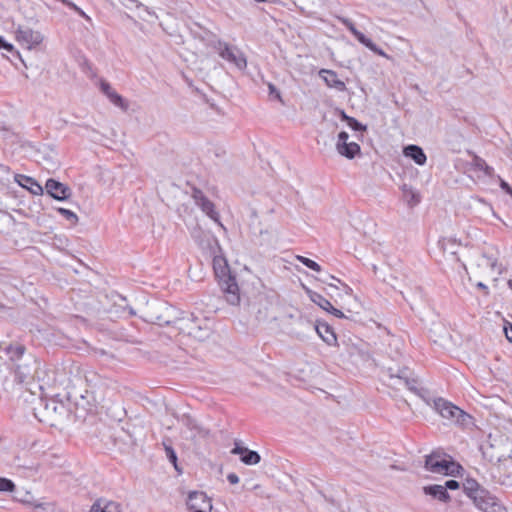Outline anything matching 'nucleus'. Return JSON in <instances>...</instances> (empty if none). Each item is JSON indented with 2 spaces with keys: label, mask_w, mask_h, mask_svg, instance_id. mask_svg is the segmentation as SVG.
Instances as JSON below:
<instances>
[{
  "label": "nucleus",
  "mask_w": 512,
  "mask_h": 512,
  "mask_svg": "<svg viewBox=\"0 0 512 512\" xmlns=\"http://www.w3.org/2000/svg\"><path fill=\"white\" fill-rule=\"evenodd\" d=\"M34 416L40 422H47L54 425V421L61 420L68 416L69 410L66 405L55 398L52 399H39L38 406L33 407Z\"/></svg>",
  "instance_id": "obj_5"
},
{
  "label": "nucleus",
  "mask_w": 512,
  "mask_h": 512,
  "mask_svg": "<svg viewBox=\"0 0 512 512\" xmlns=\"http://www.w3.org/2000/svg\"><path fill=\"white\" fill-rule=\"evenodd\" d=\"M269 94L273 95L277 99L281 100L280 92L273 84H269Z\"/></svg>",
  "instance_id": "obj_49"
},
{
  "label": "nucleus",
  "mask_w": 512,
  "mask_h": 512,
  "mask_svg": "<svg viewBox=\"0 0 512 512\" xmlns=\"http://www.w3.org/2000/svg\"><path fill=\"white\" fill-rule=\"evenodd\" d=\"M319 76L323 79L328 87L334 88L340 92L346 90L345 83L338 78V75L335 71L329 69H321L319 71Z\"/></svg>",
  "instance_id": "obj_17"
},
{
  "label": "nucleus",
  "mask_w": 512,
  "mask_h": 512,
  "mask_svg": "<svg viewBox=\"0 0 512 512\" xmlns=\"http://www.w3.org/2000/svg\"><path fill=\"white\" fill-rule=\"evenodd\" d=\"M187 507L190 512H211L212 503L204 492H190L187 498Z\"/></svg>",
  "instance_id": "obj_9"
},
{
  "label": "nucleus",
  "mask_w": 512,
  "mask_h": 512,
  "mask_svg": "<svg viewBox=\"0 0 512 512\" xmlns=\"http://www.w3.org/2000/svg\"><path fill=\"white\" fill-rule=\"evenodd\" d=\"M6 350L11 361H18L24 356L26 348L22 344H15L9 345Z\"/></svg>",
  "instance_id": "obj_34"
},
{
  "label": "nucleus",
  "mask_w": 512,
  "mask_h": 512,
  "mask_svg": "<svg viewBox=\"0 0 512 512\" xmlns=\"http://www.w3.org/2000/svg\"><path fill=\"white\" fill-rule=\"evenodd\" d=\"M15 381L19 384L27 383L33 377L32 370L28 364H17L14 370Z\"/></svg>",
  "instance_id": "obj_28"
},
{
  "label": "nucleus",
  "mask_w": 512,
  "mask_h": 512,
  "mask_svg": "<svg viewBox=\"0 0 512 512\" xmlns=\"http://www.w3.org/2000/svg\"><path fill=\"white\" fill-rule=\"evenodd\" d=\"M328 277H329L330 279L335 280V281H337L338 283H340V284L343 286V289H344V291H345V293H346V294H348V295L352 294V289H351V287H350V286H348L347 284H345V283L341 282V280H340V279H338V278H336V277H334V276H332V275H328Z\"/></svg>",
  "instance_id": "obj_48"
},
{
  "label": "nucleus",
  "mask_w": 512,
  "mask_h": 512,
  "mask_svg": "<svg viewBox=\"0 0 512 512\" xmlns=\"http://www.w3.org/2000/svg\"><path fill=\"white\" fill-rule=\"evenodd\" d=\"M34 512H58V509L54 503H35L33 505Z\"/></svg>",
  "instance_id": "obj_37"
},
{
  "label": "nucleus",
  "mask_w": 512,
  "mask_h": 512,
  "mask_svg": "<svg viewBox=\"0 0 512 512\" xmlns=\"http://www.w3.org/2000/svg\"><path fill=\"white\" fill-rule=\"evenodd\" d=\"M402 192L404 200L410 207L416 206L420 202V195L416 191L413 190L411 186L404 184L402 186Z\"/></svg>",
  "instance_id": "obj_31"
},
{
  "label": "nucleus",
  "mask_w": 512,
  "mask_h": 512,
  "mask_svg": "<svg viewBox=\"0 0 512 512\" xmlns=\"http://www.w3.org/2000/svg\"><path fill=\"white\" fill-rule=\"evenodd\" d=\"M89 512H121L120 504L106 498L97 499Z\"/></svg>",
  "instance_id": "obj_21"
},
{
  "label": "nucleus",
  "mask_w": 512,
  "mask_h": 512,
  "mask_svg": "<svg viewBox=\"0 0 512 512\" xmlns=\"http://www.w3.org/2000/svg\"><path fill=\"white\" fill-rule=\"evenodd\" d=\"M497 178L499 179V185L500 188L507 194H509L512 197V187L503 180L499 175H497Z\"/></svg>",
  "instance_id": "obj_43"
},
{
  "label": "nucleus",
  "mask_w": 512,
  "mask_h": 512,
  "mask_svg": "<svg viewBox=\"0 0 512 512\" xmlns=\"http://www.w3.org/2000/svg\"><path fill=\"white\" fill-rule=\"evenodd\" d=\"M424 468L431 473L445 476H457L463 470L451 456L440 450L432 451L425 456Z\"/></svg>",
  "instance_id": "obj_4"
},
{
  "label": "nucleus",
  "mask_w": 512,
  "mask_h": 512,
  "mask_svg": "<svg viewBox=\"0 0 512 512\" xmlns=\"http://www.w3.org/2000/svg\"><path fill=\"white\" fill-rule=\"evenodd\" d=\"M75 12L82 18L86 19L87 21H90L91 18L80 8L78 7L77 10H75Z\"/></svg>",
  "instance_id": "obj_52"
},
{
  "label": "nucleus",
  "mask_w": 512,
  "mask_h": 512,
  "mask_svg": "<svg viewBox=\"0 0 512 512\" xmlns=\"http://www.w3.org/2000/svg\"><path fill=\"white\" fill-rule=\"evenodd\" d=\"M423 492L425 495H429L443 503H448L451 500L448 491H446V487H443L442 485L434 484L424 486Z\"/></svg>",
  "instance_id": "obj_20"
},
{
  "label": "nucleus",
  "mask_w": 512,
  "mask_h": 512,
  "mask_svg": "<svg viewBox=\"0 0 512 512\" xmlns=\"http://www.w3.org/2000/svg\"><path fill=\"white\" fill-rule=\"evenodd\" d=\"M209 46H211L222 59L235 65L238 69L244 70L247 67L246 56L236 46L230 45L220 39L210 41Z\"/></svg>",
  "instance_id": "obj_6"
},
{
  "label": "nucleus",
  "mask_w": 512,
  "mask_h": 512,
  "mask_svg": "<svg viewBox=\"0 0 512 512\" xmlns=\"http://www.w3.org/2000/svg\"><path fill=\"white\" fill-rule=\"evenodd\" d=\"M198 206L213 221H215L220 226H222V224L220 222L219 213L215 210V206H214V203L212 201H210L208 198H205Z\"/></svg>",
  "instance_id": "obj_30"
},
{
  "label": "nucleus",
  "mask_w": 512,
  "mask_h": 512,
  "mask_svg": "<svg viewBox=\"0 0 512 512\" xmlns=\"http://www.w3.org/2000/svg\"><path fill=\"white\" fill-rule=\"evenodd\" d=\"M191 236L200 247H205V246L210 247L211 242L218 244V241L216 238H214L209 233H205L200 228H194L191 232Z\"/></svg>",
  "instance_id": "obj_26"
},
{
  "label": "nucleus",
  "mask_w": 512,
  "mask_h": 512,
  "mask_svg": "<svg viewBox=\"0 0 512 512\" xmlns=\"http://www.w3.org/2000/svg\"><path fill=\"white\" fill-rule=\"evenodd\" d=\"M297 260L302 263L304 266L308 267L309 269L313 270V271H316V272H320L321 271V266L315 262L314 260H311L307 257H304V256H297Z\"/></svg>",
  "instance_id": "obj_38"
},
{
  "label": "nucleus",
  "mask_w": 512,
  "mask_h": 512,
  "mask_svg": "<svg viewBox=\"0 0 512 512\" xmlns=\"http://www.w3.org/2000/svg\"><path fill=\"white\" fill-rule=\"evenodd\" d=\"M338 153L348 159H353L361 151L359 144L356 142H346L342 145H336Z\"/></svg>",
  "instance_id": "obj_27"
},
{
  "label": "nucleus",
  "mask_w": 512,
  "mask_h": 512,
  "mask_svg": "<svg viewBox=\"0 0 512 512\" xmlns=\"http://www.w3.org/2000/svg\"><path fill=\"white\" fill-rule=\"evenodd\" d=\"M163 446L165 449L167 459L169 460L170 463L173 464L175 470L178 471L179 473H181L182 470L178 466V462H177L178 458H177V454H176L175 450L173 449V447L170 444H167L166 442H163Z\"/></svg>",
  "instance_id": "obj_35"
},
{
  "label": "nucleus",
  "mask_w": 512,
  "mask_h": 512,
  "mask_svg": "<svg viewBox=\"0 0 512 512\" xmlns=\"http://www.w3.org/2000/svg\"><path fill=\"white\" fill-rule=\"evenodd\" d=\"M179 333L185 334L198 341H204L211 334L205 320L196 317L193 313L182 312L177 316L174 326Z\"/></svg>",
  "instance_id": "obj_3"
},
{
  "label": "nucleus",
  "mask_w": 512,
  "mask_h": 512,
  "mask_svg": "<svg viewBox=\"0 0 512 512\" xmlns=\"http://www.w3.org/2000/svg\"><path fill=\"white\" fill-rule=\"evenodd\" d=\"M347 125L354 131H366V126L353 117L349 119Z\"/></svg>",
  "instance_id": "obj_41"
},
{
  "label": "nucleus",
  "mask_w": 512,
  "mask_h": 512,
  "mask_svg": "<svg viewBox=\"0 0 512 512\" xmlns=\"http://www.w3.org/2000/svg\"><path fill=\"white\" fill-rule=\"evenodd\" d=\"M328 313L334 315L337 318H345L344 313L341 310L335 308L334 306L333 309H329Z\"/></svg>",
  "instance_id": "obj_50"
},
{
  "label": "nucleus",
  "mask_w": 512,
  "mask_h": 512,
  "mask_svg": "<svg viewBox=\"0 0 512 512\" xmlns=\"http://www.w3.org/2000/svg\"><path fill=\"white\" fill-rule=\"evenodd\" d=\"M16 39L22 45L31 49L43 41V36L40 32L34 31L29 27L19 26L16 30Z\"/></svg>",
  "instance_id": "obj_11"
},
{
  "label": "nucleus",
  "mask_w": 512,
  "mask_h": 512,
  "mask_svg": "<svg viewBox=\"0 0 512 512\" xmlns=\"http://www.w3.org/2000/svg\"><path fill=\"white\" fill-rule=\"evenodd\" d=\"M213 269L215 275L219 278V284L223 290L226 301L230 305H239V286L236 282L235 276L230 272L226 259L221 256H214Z\"/></svg>",
  "instance_id": "obj_1"
},
{
  "label": "nucleus",
  "mask_w": 512,
  "mask_h": 512,
  "mask_svg": "<svg viewBox=\"0 0 512 512\" xmlns=\"http://www.w3.org/2000/svg\"><path fill=\"white\" fill-rule=\"evenodd\" d=\"M312 330L329 346L337 345V336L333 328L326 322L317 321L313 323Z\"/></svg>",
  "instance_id": "obj_13"
},
{
  "label": "nucleus",
  "mask_w": 512,
  "mask_h": 512,
  "mask_svg": "<svg viewBox=\"0 0 512 512\" xmlns=\"http://www.w3.org/2000/svg\"><path fill=\"white\" fill-rule=\"evenodd\" d=\"M44 189L49 196L58 201L68 200L72 195V190L68 185L53 178L46 181Z\"/></svg>",
  "instance_id": "obj_10"
},
{
  "label": "nucleus",
  "mask_w": 512,
  "mask_h": 512,
  "mask_svg": "<svg viewBox=\"0 0 512 512\" xmlns=\"http://www.w3.org/2000/svg\"><path fill=\"white\" fill-rule=\"evenodd\" d=\"M15 484L12 480L0 477V492H13Z\"/></svg>",
  "instance_id": "obj_39"
},
{
  "label": "nucleus",
  "mask_w": 512,
  "mask_h": 512,
  "mask_svg": "<svg viewBox=\"0 0 512 512\" xmlns=\"http://www.w3.org/2000/svg\"><path fill=\"white\" fill-rule=\"evenodd\" d=\"M227 480L229 481L230 484H233V485L239 483V477L235 473H229L227 475Z\"/></svg>",
  "instance_id": "obj_51"
},
{
  "label": "nucleus",
  "mask_w": 512,
  "mask_h": 512,
  "mask_svg": "<svg viewBox=\"0 0 512 512\" xmlns=\"http://www.w3.org/2000/svg\"><path fill=\"white\" fill-rule=\"evenodd\" d=\"M100 89L102 93L107 96V98L110 100L112 104L121 108L124 111L128 109L129 105L127 101L120 94H118L107 81H100Z\"/></svg>",
  "instance_id": "obj_16"
},
{
  "label": "nucleus",
  "mask_w": 512,
  "mask_h": 512,
  "mask_svg": "<svg viewBox=\"0 0 512 512\" xmlns=\"http://www.w3.org/2000/svg\"><path fill=\"white\" fill-rule=\"evenodd\" d=\"M6 309H7L6 305H4V304H2V303L0 302V311H4V310H6Z\"/></svg>",
  "instance_id": "obj_58"
},
{
  "label": "nucleus",
  "mask_w": 512,
  "mask_h": 512,
  "mask_svg": "<svg viewBox=\"0 0 512 512\" xmlns=\"http://www.w3.org/2000/svg\"><path fill=\"white\" fill-rule=\"evenodd\" d=\"M488 264L493 268L496 264V260H491V259H488Z\"/></svg>",
  "instance_id": "obj_57"
},
{
  "label": "nucleus",
  "mask_w": 512,
  "mask_h": 512,
  "mask_svg": "<svg viewBox=\"0 0 512 512\" xmlns=\"http://www.w3.org/2000/svg\"><path fill=\"white\" fill-rule=\"evenodd\" d=\"M125 309H128V314L130 316H134L136 314L132 307L127 306Z\"/></svg>",
  "instance_id": "obj_55"
},
{
  "label": "nucleus",
  "mask_w": 512,
  "mask_h": 512,
  "mask_svg": "<svg viewBox=\"0 0 512 512\" xmlns=\"http://www.w3.org/2000/svg\"><path fill=\"white\" fill-rule=\"evenodd\" d=\"M0 169H1L3 172H6V173H8V172H9V167H8V166H6V165L0 164Z\"/></svg>",
  "instance_id": "obj_56"
},
{
  "label": "nucleus",
  "mask_w": 512,
  "mask_h": 512,
  "mask_svg": "<svg viewBox=\"0 0 512 512\" xmlns=\"http://www.w3.org/2000/svg\"><path fill=\"white\" fill-rule=\"evenodd\" d=\"M309 298L313 303L318 305L326 312H328L329 309H333V305L331 304V302L328 299H326L323 295L317 292L309 291Z\"/></svg>",
  "instance_id": "obj_32"
},
{
  "label": "nucleus",
  "mask_w": 512,
  "mask_h": 512,
  "mask_svg": "<svg viewBox=\"0 0 512 512\" xmlns=\"http://www.w3.org/2000/svg\"><path fill=\"white\" fill-rule=\"evenodd\" d=\"M388 375L391 379H398L401 382L406 380L408 377L411 376V371L408 367L404 366L402 368H393L389 367L387 369Z\"/></svg>",
  "instance_id": "obj_33"
},
{
  "label": "nucleus",
  "mask_w": 512,
  "mask_h": 512,
  "mask_svg": "<svg viewBox=\"0 0 512 512\" xmlns=\"http://www.w3.org/2000/svg\"><path fill=\"white\" fill-rule=\"evenodd\" d=\"M443 487H446V491L447 490H456L460 487V484L458 481L456 480H453V479H450V480H447L445 482L444 485H442Z\"/></svg>",
  "instance_id": "obj_44"
},
{
  "label": "nucleus",
  "mask_w": 512,
  "mask_h": 512,
  "mask_svg": "<svg viewBox=\"0 0 512 512\" xmlns=\"http://www.w3.org/2000/svg\"><path fill=\"white\" fill-rule=\"evenodd\" d=\"M192 197L193 199L195 200V203L196 205L198 206L205 198H207L204 193L200 190V189H197V188H194L193 189V194H192Z\"/></svg>",
  "instance_id": "obj_42"
},
{
  "label": "nucleus",
  "mask_w": 512,
  "mask_h": 512,
  "mask_svg": "<svg viewBox=\"0 0 512 512\" xmlns=\"http://www.w3.org/2000/svg\"><path fill=\"white\" fill-rule=\"evenodd\" d=\"M182 422L193 434L192 437L200 436L202 438H206L209 436V430L201 427L194 418L189 415H184L182 418Z\"/></svg>",
  "instance_id": "obj_25"
},
{
  "label": "nucleus",
  "mask_w": 512,
  "mask_h": 512,
  "mask_svg": "<svg viewBox=\"0 0 512 512\" xmlns=\"http://www.w3.org/2000/svg\"><path fill=\"white\" fill-rule=\"evenodd\" d=\"M16 181L21 187L26 188L33 195H42L44 192V188L30 176L17 175Z\"/></svg>",
  "instance_id": "obj_23"
},
{
  "label": "nucleus",
  "mask_w": 512,
  "mask_h": 512,
  "mask_svg": "<svg viewBox=\"0 0 512 512\" xmlns=\"http://www.w3.org/2000/svg\"><path fill=\"white\" fill-rule=\"evenodd\" d=\"M285 318L289 320H294L302 329L301 331L294 332L297 338L302 339L305 337L306 331H311L313 322L309 320L307 317L303 316L299 311L296 313H287Z\"/></svg>",
  "instance_id": "obj_18"
},
{
  "label": "nucleus",
  "mask_w": 512,
  "mask_h": 512,
  "mask_svg": "<svg viewBox=\"0 0 512 512\" xmlns=\"http://www.w3.org/2000/svg\"><path fill=\"white\" fill-rule=\"evenodd\" d=\"M434 409L442 418L456 424H464L466 419L470 417L462 409L443 398L434 400Z\"/></svg>",
  "instance_id": "obj_7"
},
{
  "label": "nucleus",
  "mask_w": 512,
  "mask_h": 512,
  "mask_svg": "<svg viewBox=\"0 0 512 512\" xmlns=\"http://www.w3.org/2000/svg\"><path fill=\"white\" fill-rule=\"evenodd\" d=\"M474 505L482 512H507L506 508L486 489L480 495L474 496Z\"/></svg>",
  "instance_id": "obj_8"
},
{
  "label": "nucleus",
  "mask_w": 512,
  "mask_h": 512,
  "mask_svg": "<svg viewBox=\"0 0 512 512\" xmlns=\"http://www.w3.org/2000/svg\"><path fill=\"white\" fill-rule=\"evenodd\" d=\"M508 285H509V287L512 288V281L511 280L508 282Z\"/></svg>",
  "instance_id": "obj_59"
},
{
  "label": "nucleus",
  "mask_w": 512,
  "mask_h": 512,
  "mask_svg": "<svg viewBox=\"0 0 512 512\" xmlns=\"http://www.w3.org/2000/svg\"><path fill=\"white\" fill-rule=\"evenodd\" d=\"M0 49L12 52L14 50V46L11 43H8L2 36H0Z\"/></svg>",
  "instance_id": "obj_45"
},
{
  "label": "nucleus",
  "mask_w": 512,
  "mask_h": 512,
  "mask_svg": "<svg viewBox=\"0 0 512 512\" xmlns=\"http://www.w3.org/2000/svg\"><path fill=\"white\" fill-rule=\"evenodd\" d=\"M180 314L181 311L167 302L155 300L147 303L141 317L145 322L151 324L174 326L177 316Z\"/></svg>",
  "instance_id": "obj_2"
},
{
  "label": "nucleus",
  "mask_w": 512,
  "mask_h": 512,
  "mask_svg": "<svg viewBox=\"0 0 512 512\" xmlns=\"http://www.w3.org/2000/svg\"><path fill=\"white\" fill-rule=\"evenodd\" d=\"M438 244H439L440 248L442 249V251H443V253L445 255H448V256L452 257V259L454 261H456L457 263H459V265L461 267L466 269L465 264L462 263L460 261V258L458 257V248L461 245L460 242H458L454 238L445 237V238L440 239Z\"/></svg>",
  "instance_id": "obj_14"
},
{
  "label": "nucleus",
  "mask_w": 512,
  "mask_h": 512,
  "mask_svg": "<svg viewBox=\"0 0 512 512\" xmlns=\"http://www.w3.org/2000/svg\"><path fill=\"white\" fill-rule=\"evenodd\" d=\"M339 114H340V117H341V120L345 121L346 123L349 122V119H351L352 117L351 116H348L344 110H339Z\"/></svg>",
  "instance_id": "obj_53"
},
{
  "label": "nucleus",
  "mask_w": 512,
  "mask_h": 512,
  "mask_svg": "<svg viewBox=\"0 0 512 512\" xmlns=\"http://www.w3.org/2000/svg\"><path fill=\"white\" fill-rule=\"evenodd\" d=\"M298 9L307 15H313L325 5V0H295Z\"/></svg>",
  "instance_id": "obj_22"
},
{
  "label": "nucleus",
  "mask_w": 512,
  "mask_h": 512,
  "mask_svg": "<svg viewBox=\"0 0 512 512\" xmlns=\"http://www.w3.org/2000/svg\"><path fill=\"white\" fill-rule=\"evenodd\" d=\"M231 453L234 455H240L241 461L246 465H256L261 460V456L257 451L242 447L238 442H235V446L231 450Z\"/></svg>",
  "instance_id": "obj_15"
},
{
  "label": "nucleus",
  "mask_w": 512,
  "mask_h": 512,
  "mask_svg": "<svg viewBox=\"0 0 512 512\" xmlns=\"http://www.w3.org/2000/svg\"><path fill=\"white\" fill-rule=\"evenodd\" d=\"M403 154L411 158L417 165H424L427 161L426 154L424 153L423 149L414 144H410L403 149Z\"/></svg>",
  "instance_id": "obj_24"
},
{
  "label": "nucleus",
  "mask_w": 512,
  "mask_h": 512,
  "mask_svg": "<svg viewBox=\"0 0 512 512\" xmlns=\"http://www.w3.org/2000/svg\"><path fill=\"white\" fill-rule=\"evenodd\" d=\"M485 489L482 488L479 483L472 479V478H467L464 482H463V492L473 501L474 500V496H478L480 495V491H484Z\"/></svg>",
  "instance_id": "obj_29"
},
{
  "label": "nucleus",
  "mask_w": 512,
  "mask_h": 512,
  "mask_svg": "<svg viewBox=\"0 0 512 512\" xmlns=\"http://www.w3.org/2000/svg\"><path fill=\"white\" fill-rule=\"evenodd\" d=\"M468 154L472 157L471 167L474 171H481L489 178L497 177L494 168L489 166L483 158L472 151H468Z\"/></svg>",
  "instance_id": "obj_19"
},
{
  "label": "nucleus",
  "mask_w": 512,
  "mask_h": 512,
  "mask_svg": "<svg viewBox=\"0 0 512 512\" xmlns=\"http://www.w3.org/2000/svg\"><path fill=\"white\" fill-rule=\"evenodd\" d=\"M57 212L61 214L67 221H69L71 224L76 225L78 223V216L73 211L59 207L57 208Z\"/></svg>",
  "instance_id": "obj_36"
},
{
  "label": "nucleus",
  "mask_w": 512,
  "mask_h": 512,
  "mask_svg": "<svg viewBox=\"0 0 512 512\" xmlns=\"http://www.w3.org/2000/svg\"><path fill=\"white\" fill-rule=\"evenodd\" d=\"M402 383L410 391L414 392L415 394H419V391H418V388H417V380L415 378H412L410 376L406 380H404Z\"/></svg>",
  "instance_id": "obj_40"
},
{
  "label": "nucleus",
  "mask_w": 512,
  "mask_h": 512,
  "mask_svg": "<svg viewBox=\"0 0 512 512\" xmlns=\"http://www.w3.org/2000/svg\"><path fill=\"white\" fill-rule=\"evenodd\" d=\"M504 333H505V336H506V339L512 343V324L507 322L505 325H504Z\"/></svg>",
  "instance_id": "obj_46"
},
{
  "label": "nucleus",
  "mask_w": 512,
  "mask_h": 512,
  "mask_svg": "<svg viewBox=\"0 0 512 512\" xmlns=\"http://www.w3.org/2000/svg\"><path fill=\"white\" fill-rule=\"evenodd\" d=\"M339 20L361 44H363L371 51L377 53L378 55H384L383 50L378 48V46L375 43H373V41L370 38L366 37L362 32H360L350 19L345 17H339Z\"/></svg>",
  "instance_id": "obj_12"
},
{
  "label": "nucleus",
  "mask_w": 512,
  "mask_h": 512,
  "mask_svg": "<svg viewBox=\"0 0 512 512\" xmlns=\"http://www.w3.org/2000/svg\"><path fill=\"white\" fill-rule=\"evenodd\" d=\"M477 287H478V288H480V289H483V290L485 291V293H486V294L488 293V287H487L484 283L479 282V283L477 284Z\"/></svg>",
  "instance_id": "obj_54"
},
{
  "label": "nucleus",
  "mask_w": 512,
  "mask_h": 512,
  "mask_svg": "<svg viewBox=\"0 0 512 512\" xmlns=\"http://www.w3.org/2000/svg\"><path fill=\"white\" fill-rule=\"evenodd\" d=\"M348 138H349L348 133H347V132H345V131H341V132L338 134V140H337L336 145H342V144H345L346 142H348Z\"/></svg>",
  "instance_id": "obj_47"
}]
</instances>
